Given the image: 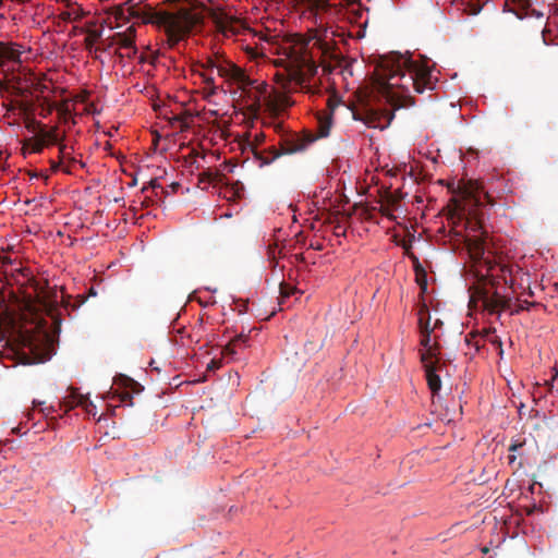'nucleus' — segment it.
<instances>
[{"label":"nucleus","instance_id":"f257e3e1","mask_svg":"<svg viewBox=\"0 0 558 558\" xmlns=\"http://www.w3.org/2000/svg\"><path fill=\"white\" fill-rule=\"evenodd\" d=\"M336 33L324 29L307 39L299 38L281 47L282 57L275 60V65L281 68L275 73L276 82L286 92L304 90L316 93L317 88L311 84L317 74L318 64L326 73L339 70L341 74L350 71V65L337 47Z\"/></svg>","mask_w":558,"mask_h":558},{"label":"nucleus","instance_id":"f03ea898","mask_svg":"<svg viewBox=\"0 0 558 558\" xmlns=\"http://www.w3.org/2000/svg\"><path fill=\"white\" fill-rule=\"evenodd\" d=\"M434 71L427 59L418 62L391 53L380 59L373 84L393 109L408 108L415 105L411 88L417 94L435 89L438 78Z\"/></svg>","mask_w":558,"mask_h":558},{"label":"nucleus","instance_id":"7ed1b4c3","mask_svg":"<svg viewBox=\"0 0 558 558\" xmlns=\"http://www.w3.org/2000/svg\"><path fill=\"white\" fill-rule=\"evenodd\" d=\"M112 14L117 20L129 21L133 19L137 23L156 25L159 29L165 31L171 47L175 46L204 22L203 13L196 9L156 10L149 4L132 3L131 1L114 7Z\"/></svg>","mask_w":558,"mask_h":558},{"label":"nucleus","instance_id":"20e7f679","mask_svg":"<svg viewBox=\"0 0 558 558\" xmlns=\"http://www.w3.org/2000/svg\"><path fill=\"white\" fill-rule=\"evenodd\" d=\"M330 118H319L318 134L305 130L303 132H286L280 136L279 148L275 146L265 151H254L255 158L260 161V166L269 165L282 155H292L305 151L312 144L320 137H327L330 132Z\"/></svg>","mask_w":558,"mask_h":558},{"label":"nucleus","instance_id":"39448f33","mask_svg":"<svg viewBox=\"0 0 558 558\" xmlns=\"http://www.w3.org/2000/svg\"><path fill=\"white\" fill-rule=\"evenodd\" d=\"M480 298L483 303V307L489 313H497L502 310H507L510 307L511 300L501 295L499 292L495 291L490 293L488 290H483L480 292Z\"/></svg>","mask_w":558,"mask_h":558},{"label":"nucleus","instance_id":"423d86ee","mask_svg":"<svg viewBox=\"0 0 558 558\" xmlns=\"http://www.w3.org/2000/svg\"><path fill=\"white\" fill-rule=\"evenodd\" d=\"M422 363L426 373L428 388L430 389L433 396H435L441 388V380L437 372L442 369V365H440L439 359Z\"/></svg>","mask_w":558,"mask_h":558},{"label":"nucleus","instance_id":"0eeeda50","mask_svg":"<svg viewBox=\"0 0 558 558\" xmlns=\"http://www.w3.org/2000/svg\"><path fill=\"white\" fill-rule=\"evenodd\" d=\"M505 5L508 7L509 11L513 12L519 19L531 15H536L537 17L543 16L541 12H537L532 8L531 0H506Z\"/></svg>","mask_w":558,"mask_h":558},{"label":"nucleus","instance_id":"6e6552de","mask_svg":"<svg viewBox=\"0 0 558 558\" xmlns=\"http://www.w3.org/2000/svg\"><path fill=\"white\" fill-rule=\"evenodd\" d=\"M421 333V340L420 344L423 348L421 351V361L427 362L438 359L437 353L439 350V344L437 340L432 343V333L433 331H426V332H420Z\"/></svg>","mask_w":558,"mask_h":558},{"label":"nucleus","instance_id":"1a4fd4ad","mask_svg":"<svg viewBox=\"0 0 558 558\" xmlns=\"http://www.w3.org/2000/svg\"><path fill=\"white\" fill-rule=\"evenodd\" d=\"M64 404L66 407L65 411L73 409L74 407H82L88 414L95 415L96 407L88 399V397L80 393L77 389L71 388V393L65 399Z\"/></svg>","mask_w":558,"mask_h":558},{"label":"nucleus","instance_id":"9d476101","mask_svg":"<svg viewBox=\"0 0 558 558\" xmlns=\"http://www.w3.org/2000/svg\"><path fill=\"white\" fill-rule=\"evenodd\" d=\"M229 81L235 83L243 93L247 90L248 86H253L256 83V80L251 78L245 70L236 64L231 69Z\"/></svg>","mask_w":558,"mask_h":558},{"label":"nucleus","instance_id":"9b49d317","mask_svg":"<svg viewBox=\"0 0 558 558\" xmlns=\"http://www.w3.org/2000/svg\"><path fill=\"white\" fill-rule=\"evenodd\" d=\"M487 233L482 232L481 236H472L465 239L466 247L473 258H482L485 254Z\"/></svg>","mask_w":558,"mask_h":558},{"label":"nucleus","instance_id":"f8f14e48","mask_svg":"<svg viewBox=\"0 0 558 558\" xmlns=\"http://www.w3.org/2000/svg\"><path fill=\"white\" fill-rule=\"evenodd\" d=\"M493 333L492 329H484L482 333H469L465 337V341L469 345H473L476 351L484 345L485 339H488L492 343L498 342L500 344L498 337Z\"/></svg>","mask_w":558,"mask_h":558},{"label":"nucleus","instance_id":"ddd939ff","mask_svg":"<svg viewBox=\"0 0 558 558\" xmlns=\"http://www.w3.org/2000/svg\"><path fill=\"white\" fill-rule=\"evenodd\" d=\"M136 29L134 25L126 28L125 32H119L114 34L116 46L119 49L132 48L135 44Z\"/></svg>","mask_w":558,"mask_h":558},{"label":"nucleus","instance_id":"4468645a","mask_svg":"<svg viewBox=\"0 0 558 558\" xmlns=\"http://www.w3.org/2000/svg\"><path fill=\"white\" fill-rule=\"evenodd\" d=\"M267 89L268 85L266 82L256 80V83L253 86H248L247 90L244 93L256 106H259L262 96L267 94Z\"/></svg>","mask_w":558,"mask_h":558},{"label":"nucleus","instance_id":"2eb2a0df","mask_svg":"<svg viewBox=\"0 0 558 558\" xmlns=\"http://www.w3.org/2000/svg\"><path fill=\"white\" fill-rule=\"evenodd\" d=\"M247 337L244 335H239L234 337L232 340H230L223 348L222 354L233 356L235 355L239 350L246 347Z\"/></svg>","mask_w":558,"mask_h":558},{"label":"nucleus","instance_id":"dca6fc26","mask_svg":"<svg viewBox=\"0 0 558 558\" xmlns=\"http://www.w3.org/2000/svg\"><path fill=\"white\" fill-rule=\"evenodd\" d=\"M417 316H418L420 332L434 331V328H432V326H430L429 310L425 303H423L420 306V308L417 311Z\"/></svg>","mask_w":558,"mask_h":558},{"label":"nucleus","instance_id":"f3484780","mask_svg":"<svg viewBox=\"0 0 558 558\" xmlns=\"http://www.w3.org/2000/svg\"><path fill=\"white\" fill-rule=\"evenodd\" d=\"M28 107L25 105V104H21L20 105V116H24V122H25V128L31 132V133H36L37 132V129H43L40 122L36 121L34 118H31L28 116Z\"/></svg>","mask_w":558,"mask_h":558},{"label":"nucleus","instance_id":"a211bd4d","mask_svg":"<svg viewBox=\"0 0 558 558\" xmlns=\"http://www.w3.org/2000/svg\"><path fill=\"white\" fill-rule=\"evenodd\" d=\"M207 63H208V68H210V69L216 68L218 75L228 81L230 78L231 69L233 68V65H235L234 63H230V62L216 64V62L213 60H209Z\"/></svg>","mask_w":558,"mask_h":558},{"label":"nucleus","instance_id":"6ab92c4d","mask_svg":"<svg viewBox=\"0 0 558 558\" xmlns=\"http://www.w3.org/2000/svg\"><path fill=\"white\" fill-rule=\"evenodd\" d=\"M38 135L40 140L44 141L45 145L57 144L59 142V133L57 126L52 128L49 131H46L43 128L39 130Z\"/></svg>","mask_w":558,"mask_h":558},{"label":"nucleus","instance_id":"aec40b11","mask_svg":"<svg viewBox=\"0 0 558 558\" xmlns=\"http://www.w3.org/2000/svg\"><path fill=\"white\" fill-rule=\"evenodd\" d=\"M102 36V31L92 29L87 32V36L85 37V46L86 49L92 51L95 47V44L100 41Z\"/></svg>","mask_w":558,"mask_h":558},{"label":"nucleus","instance_id":"412c9836","mask_svg":"<svg viewBox=\"0 0 558 558\" xmlns=\"http://www.w3.org/2000/svg\"><path fill=\"white\" fill-rule=\"evenodd\" d=\"M37 101H39V107L41 109L40 116L44 118L48 117L54 109V104L51 102L47 97L37 96Z\"/></svg>","mask_w":558,"mask_h":558},{"label":"nucleus","instance_id":"4be33fe9","mask_svg":"<svg viewBox=\"0 0 558 558\" xmlns=\"http://www.w3.org/2000/svg\"><path fill=\"white\" fill-rule=\"evenodd\" d=\"M279 290H280V299H281L280 303L281 304H283V302L287 298L299 292V290L295 287H292L291 284L286 283L283 281L280 282Z\"/></svg>","mask_w":558,"mask_h":558},{"label":"nucleus","instance_id":"5701e85b","mask_svg":"<svg viewBox=\"0 0 558 558\" xmlns=\"http://www.w3.org/2000/svg\"><path fill=\"white\" fill-rule=\"evenodd\" d=\"M116 46L114 35L106 38L100 39L99 45L95 48L96 51H108L110 48Z\"/></svg>","mask_w":558,"mask_h":558},{"label":"nucleus","instance_id":"b1692460","mask_svg":"<svg viewBox=\"0 0 558 558\" xmlns=\"http://www.w3.org/2000/svg\"><path fill=\"white\" fill-rule=\"evenodd\" d=\"M336 12V9L329 4L327 1H319L317 3V14L326 13V14H332Z\"/></svg>","mask_w":558,"mask_h":558},{"label":"nucleus","instance_id":"393cba45","mask_svg":"<svg viewBox=\"0 0 558 558\" xmlns=\"http://www.w3.org/2000/svg\"><path fill=\"white\" fill-rule=\"evenodd\" d=\"M125 52H121V51H116V54L118 56L119 59H123V58H133L137 54V48H136V45H132V48H126L124 49Z\"/></svg>","mask_w":558,"mask_h":558},{"label":"nucleus","instance_id":"a878e982","mask_svg":"<svg viewBox=\"0 0 558 558\" xmlns=\"http://www.w3.org/2000/svg\"><path fill=\"white\" fill-rule=\"evenodd\" d=\"M245 52L253 60L264 57V51L259 50L257 47L246 46Z\"/></svg>","mask_w":558,"mask_h":558},{"label":"nucleus","instance_id":"bb28decb","mask_svg":"<svg viewBox=\"0 0 558 558\" xmlns=\"http://www.w3.org/2000/svg\"><path fill=\"white\" fill-rule=\"evenodd\" d=\"M14 57L15 51L0 43V58L13 59Z\"/></svg>","mask_w":558,"mask_h":558},{"label":"nucleus","instance_id":"cd10ccee","mask_svg":"<svg viewBox=\"0 0 558 558\" xmlns=\"http://www.w3.org/2000/svg\"><path fill=\"white\" fill-rule=\"evenodd\" d=\"M535 302H529V301H519V306L514 311H512V314H519L520 311L529 310L531 306H535Z\"/></svg>","mask_w":558,"mask_h":558},{"label":"nucleus","instance_id":"c85d7f7f","mask_svg":"<svg viewBox=\"0 0 558 558\" xmlns=\"http://www.w3.org/2000/svg\"><path fill=\"white\" fill-rule=\"evenodd\" d=\"M59 153H60V159H61L62 163H65V160L69 157H71L70 156V151H69V147L65 144H60L59 145Z\"/></svg>","mask_w":558,"mask_h":558},{"label":"nucleus","instance_id":"c756f323","mask_svg":"<svg viewBox=\"0 0 558 558\" xmlns=\"http://www.w3.org/2000/svg\"><path fill=\"white\" fill-rule=\"evenodd\" d=\"M349 10L354 14L355 20L361 19V16L363 14V10L360 4L352 3L349 5Z\"/></svg>","mask_w":558,"mask_h":558},{"label":"nucleus","instance_id":"7c9ffc66","mask_svg":"<svg viewBox=\"0 0 558 558\" xmlns=\"http://www.w3.org/2000/svg\"><path fill=\"white\" fill-rule=\"evenodd\" d=\"M45 146L46 145H45L44 141H41L39 135L37 134V136L34 138L33 151L41 153V150L44 149Z\"/></svg>","mask_w":558,"mask_h":558},{"label":"nucleus","instance_id":"2f4dec72","mask_svg":"<svg viewBox=\"0 0 558 558\" xmlns=\"http://www.w3.org/2000/svg\"><path fill=\"white\" fill-rule=\"evenodd\" d=\"M65 162H66V167L64 168V171H65L66 173H71V172H72V169H71V168H72L74 165L78 163V161H77L75 158H73V157H69V158L65 160ZM80 166H81V167H84L85 165H84L83 162H80Z\"/></svg>","mask_w":558,"mask_h":558},{"label":"nucleus","instance_id":"473e14b6","mask_svg":"<svg viewBox=\"0 0 558 558\" xmlns=\"http://www.w3.org/2000/svg\"><path fill=\"white\" fill-rule=\"evenodd\" d=\"M205 83L211 87L209 95H215L217 93V87L214 84V78L211 76L205 77Z\"/></svg>","mask_w":558,"mask_h":558},{"label":"nucleus","instance_id":"72a5a7b5","mask_svg":"<svg viewBox=\"0 0 558 558\" xmlns=\"http://www.w3.org/2000/svg\"><path fill=\"white\" fill-rule=\"evenodd\" d=\"M198 177H199V182L203 183V182H210L214 178V174L208 171V172L201 173Z\"/></svg>","mask_w":558,"mask_h":558},{"label":"nucleus","instance_id":"f704fd0d","mask_svg":"<svg viewBox=\"0 0 558 558\" xmlns=\"http://www.w3.org/2000/svg\"><path fill=\"white\" fill-rule=\"evenodd\" d=\"M48 87L45 84L37 83L34 85V89L41 96Z\"/></svg>","mask_w":558,"mask_h":558},{"label":"nucleus","instance_id":"c9c22d12","mask_svg":"<svg viewBox=\"0 0 558 558\" xmlns=\"http://www.w3.org/2000/svg\"><path fill=\"white\" fill-rule=\"evenodd\" d=\"M550 33V29L547 27H544L542 31V37L545 45H549L551 43V39L547 38V34Z\"/></svg>","mask_w":558,"mask_h":558},{"label":"nucleus","instance_id":"e433bc0d","mask_svg":"<svg viewBox=\"0 0 558 558\" xmlns=\"http://www.w3.org/2000/svg\"><path fill=\"white\" fill-rule=\"evenodd\" d=\"M124 381H125V383H124L125 387H129V388H132V389H133L135 386H138V384H137L136 381H134L133 379L128 378V377H125V378H124Z\"/></svg>","mask_w":558,"mask_h":558},{"label":"nucleus","instance_id":"4c0bfd02","mask_svg":"<svg viewBox=\"0 0 558 558\" xmlns=\"http://www.w3.org/2000/svg\"><path fill=\"white\" fill-rule=\"evenodd\" d=\"M522 442H513L509 447V451H517L520 447H522Z\"/></svg>","mask_w":558,"mask_h":558},{"label":"nucleus","instance_id":"58836bf2","mask_svg":"<svg viewBox=\"0 0 558 558\" xmlns=\"http://www.w3.org/2000/svg\"><path fill=\"white\" fill-rule=\"evenodd\" d=\"M417 282L418 284L421 286L422 290L425 291L426 290V279H425V275L423 276L422 279H418L417 278Z\"/></svg>","mask_w":558,"mask_h":558},{"label":"nucleus","instance_id":"ea45409f","mask_svg":"<svg viewBox=\"0 0 558 558\" xmlns=\"http://www.w3.org/2000/svg\"><path fill=\"white\" fill-rule=\"evenodd\" d=\"M365 123L369 126V128H377L378 125L375 123V119L374 118H368Z\"/></svg>","mask_w":558,"mask_h":558},{"label":"nucleus","instance_id":"a19ab883","mask_svg":"<svg viewBox=\"0 0 558 558\" xmlns=\"http://www.w3.org/2000/svg\"><path fill=\"white\" fill-rule=\"evenodd\" d=\"M149 187H151V189H158V187H160V189H161V185L157 182V180H156V179H154V180H151V181L149 182Z\"/></svg>","mask_w":558,"mask_h":558},{"label":"nucleus","instance_id":"79ce46f5","mask_svg":"<svg viewBox=\"0 0 558 558\" xmlns=\"http://www.w3.org/2000/svg\"><path fill=\"white\" fill-rule=\"evenodd\" d=\"M52 411H53V408H52V407L41 409V412H43L45 415L50 414Z\"/></svg>","mask_w":558,"mask_h":558},{"label":"nucleus","instance_id":"37998d69","mask_svg":"<svg viewBox=\"0 0 558 558\" xmlns=\"http://www.w3.org/2000/svg\"><path fill=\"white\" fill-rule=\"evenodd\" d=\"M440 326H442V322L440 319H436L432 328H434V330H435L436 328H438Z\"/></svg>","mask_w":558,"mask_h":558},{"label":"nucleus","instance_id":"c03bdc74","mask_svg":"<svg viewBox=\"0 0 558 558\" xmlns=\"http://www.w3.org/2000/svg\"><path fill=\"white\" fill-rule=\"evenodd\" d=\"M126 399H132L131 395L129 392H124L122 396H121V400L122 401H125Z\"/></svg>","mask_w":558,"mask_h":558},{"label":"nucleus","instance_id":"a18cd8bd","mask_svg":"<svg viewBox=\"0 0 558 558\" xmlns=\"http://www.w3.org/2000/svg\"><path fill=\"white\" fill-rule=\"evenodd\" d=\"M481 228H482L481 225L477 221H475L473 227H472V230L475 231V230L481 229Z\"/></svg>","mask_w":558,"mask_h":558},{"label":"nucleus","instance_id":"49530a36","mask_svg":"<svg viewBox=\"0 0 558 558\" xmlns=\"http://www.w3.org/2000/svg\"><path fill=\"white\" fill-rule=\"evenodd\" d=\"M219 28L223 34L227 33V27L222 23L219 24Z\"/></svg>","mask_w":558,"mask_h":558},{"label":"nucleus","instance_id":"de8ad7c7","mask_svg":"<svg viewBox=\"0 0 558 558\" xmlns=\"http://www.w3.org/2000/svg\"><path fill=\"white\" fill-rule=\"evenodd\" d=\"M9 124L10 125H16V126H20V123L16 119L12 120V121H9Z\"/></svg>","mask_w":558,"mask_h":558},{"label":"nucleus","instance_id":"09e8293b","mask_svg":"<svg viewBox=\"0 0 558 558\" xmlns=\"http://www.w3.org/2000/svg\"><path fill=\"white\" fill-rule=\"evenodd\" d=\"M383 214H384L386 217L390 218V219H393V218H395V217H393L392 215H390L387 210H383Z\"/></svg>","mask_w":558,"mask_h":558},{"label":"nucleus","instance_id":"8fccbe9b","mask_svg":"<svg viewBox=\"0 0 558 558\" xmlns=\"http://www.w3.org/2000/svg\"><path fill=\"white\" fill-rule=\"evenodd\" d=\"M508 459H509V463H512L515 460V456L514 454H509Z\"/></svg>","mask_w":558,"mask_h":558},{"label":"nucleus","instance_id":"3c124183","mask_svg":"<svg viewBox=\"0 0 558 558\" xmlns=\"http://www.w3.org/2000/svg\"><path fill=\"white\" fill-rule=\"evenodd\" d=\"M140 62H141V63L145 62V57H144L143 54H142V56H140Z\"/></svg>","mask_w":558,"mask_h":558},{"label":"nucleus","instance_id":"603ef678","mask_svg":"<svg viewBox=\"0 0 558 558\" xmlns=\"http://www.w3.org/2000/svg\"><path fill=\"white\" fill-rule=\"evenodd\" d=\"M328 106L330 107V109L332 110V106H331V98H328Z\"/></svg>","mask_w":558,"mask_h":558},{"label":"nucleus","instance_id":"864d4df0","mask_svg":"<svg viewBox=\"0 0 558 558\" xmlns=\"http://www.w3.org/2000/svg\"><path fill=\"white\" fill-rule=\"evenodd\" d=\"M171 186L174 190V189H177L179 186V183H173Z\"/></svg>","mask_w":558,"mask_h":558},{"label":"nucleus","instance_id":"5fc2aeb1","mask_svg":"<svg viewBox=\"0 0 558 558\" xmlns=\"http://www.w3.org/2000/svg\"><path fill=\"white\" fill-rule=\"evenodd\" d=\"M148 189V186H143L142 192L145 193Z\"/></svg>","mask_w":558,"mask_h":558},{"label":"nucleus","instance_id":"6e6d98bb","mask_svg":"<svg viewBox=\"0 0 558 558\" xmlns=\"http://www.w3.org/2000/svg\"><path fill=\"white\" fill-rule=\"evenodd\" d=\"M339 226H336V229H338L337 235H340L341 229H339Z\"/></svg>","mask_w":558,"mask_h":558},{"label":"nucleus","instance_id":"4d7b16f0","mask_svg":"<svg viewBox=\"0 0 558 558\" xmlns=\"http://www.w3.org/2000/svg\"><path fill=\"white\" fill-rule=\"evenodd\" d=\"M339 226H336V229H338L337 235H340L341 229H339Z\"/></svg>","mask_w":558,"mask_h":558},{"label":"nucleus","instance_id":"13d9d810","mask_svg":"<svg viewBox=\"0 0 558 558\" xmlns=\"http://www.w3.org/2000/svg\"><path fill=\"white\" fill-rule=\"evenodd\" d=\"M339 226H336V229H338L337 235H340L341 229H339Z\"/></svg>","mask_w":558,"mask_h":558},{"label":"nucleus","instance_id":"bf43d9fd","mask_svg":"<svg viewBox=\"0 0 558 558\" xmlns=\"http://www.w3.org/2000/svg\"><path fill=\"white\" fill-rule=\"evenodd\" d=\"M3 1H4V0H0V9H1V8H2V5H3Z\"/></svg>","mask_w":558,"mask_h":558},{"label":"nucleus","instance_id":"052dcab7","mask_svg":"<svg viewBox=\"0 0 558 558\" xmlns=\"http://www.w3.org/2000/svg\"><path fill=\"white\" fill-rule=\"evenodd\" d=\"M142 205H148V202L144 201L142 202Z\"/></svg>","mask_w":558,"mask_h":558}]
</instances>
